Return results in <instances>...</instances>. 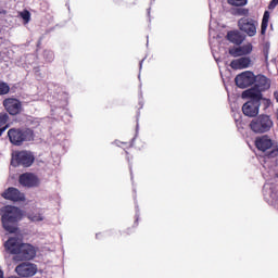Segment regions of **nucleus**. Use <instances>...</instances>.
Wrapping results in <instances>:
<instances>
[{"mask_svg": "<svg viewBox=\"0 0 278 278\" xmlns=\"http://www.w3.org/2000/svg\"><path fill=\"white\" fill-rule=\"evenodd\" d=\"M4 250L13 255L12 260L15 264V273L18 277H34L38 273V265L31 263L38 255V248L31 243L18 241L16 237L9 238L4 244Z\"/></svg>", "mask_w": 278, "mask_h": 278, "instance_id": "f257e3e1", "label": "nucleus"}, {"mask_svg": "<svg viewBox=\"0 0 278 278\" xmlns=\"http://www.w3.org/2000/svg\"><path fill=\"white\" fill-rule=\"evenodd\" d=\"M2 228L8 233H18V222L23 220V210L14 205H7L0 210Z\"/></svg>", "mask_w": 278, "mask_h": 278, "instance_id": "f03ea898", "label": "nucleus"}, {"mask_svg": "<svg viewBox=\"0 0 278 278\" xmlns=\"http://www.w3.org/2000/svg\"><path fill=\"white\" fill-rule=\"evenodd\" d=\"M8 137L14 147H23L25 142H33L34 130L30 128H10Z\"/></svg>", "mask_w": 278, "mask_h": 278, "instance_id": "7ed1b4c3", "label": "nucleus"}, {"mask_svg": "<svg viewBox=\"0 0 278 278\" xmlns=\"http://www.w3.org/2000/svg\"><path fill=\"white\" fill-rule=\"evenodd\" d=\"M255 147L258 151L265 153L268 160L277 157L278 155V144L275 143L268 135L257 137L255 139Z\"/></svg>", "mask_w": 278, "mask_h": 278, "instance_id": "20e7f679", "label": "nucleus"}, {"mask_svg": "<svg viewBox=\"0 0 278 278\" xmlns=\"http://www.w3.org/2000/svg\"><path fill=\"white\" fill-rule=\"evenodd\" d=\"M273 119L268 115H258L254 117L250 123V129L254 134H268L273 129Z\"/></svg>", "mask_w": 278, "mask_h": 278, "instance_id": "39448f33", "label": "nucleus"}, {"mask_svg": "<svg viewBox=\"0 0 278 278\" xmlns=\"http://www.w3.org/2000/svg\"><path fill=\"white\" fill-rule=\"evenodd\" d=\"M36 162V156H34V153L31 151L22 150L16 151L11 160V166H23V168H29Z\"/></svg>", "mask_w": 278, "mask_h": 278, "instance_id": "423d86ee", "label": "nucleus"}, {"mask_svg": "<svg viewBox=\"0 0 278 278\" xmlns=\"http://www.w3.org/2000/svg\"><path fill=\"white\" fill-rule=\"evenodd\" d=\"M258 25L260 23H257V20H253L251 17H241L238 21V27L240 31L247 34V36H250V38H253V36L257 34Z\"/></svg>", "mask_w": 278, "mask_h": 278, "instance_id": "0eeeda50", "label": "nucleus"}, {"mask_svg": "<svg viewBox=\"0 0 278 278\" xmlns=\"http://www.w3.org/2000/svg\"><path fill=\"white\" fill-rule=\"evenodd\" d=\"M2 105L10 116H18L23 112V102L16 98H5Z\"/></svg>", "mask_w": 278, "mask_h": 278, "instance_id": "6e6552de", "label": "nucleus"}, {"mask_svg": "<svg viewBox=\"0 0 278 278\" xmlns=\"http://www.w3.org/2000/svg\"><path fill=\"white\" fill-rule=\"evenodd\" d=\"M2 199L11 201V203H24L26 201L25 193L21 192L16 187H9L1 193Z\"/></svg>", "mask_w": 278, "mask_h": 278, "instance_id": "1a4fd4ad", "label": "nucleus"}, {"mask_svg": "<svg viewBox=\"0 0 278 278\" xmlns=\"http://www.w3.org/2000/svg\"><path fill=\"white\" fill-rule=\"evenodd\" d=\"M235 84L241 89L249 88V86L255 84V74L251 71H245L236 76Z\"/></svg>", "mask_w": 278, "mask_h": 278, "instance_id": "9d476101", "label": "nucleus"}, {"mask_svg": "<svg viewBox=\"0 0 278 278\" xmlns=\"http://www.w3.org/2000/svg\"><path fill=\"white\" fill-rule=\"evenodd\" d=\"M18 184L24 188H38L40 186V178L34 173H24L20 175Z\"/></svg>", "mask_w": 278, "mask_h": 278, "instance_id": "9b49d317", "label": "nucleus"}, {"mask_svg": "<svg viewBox=\"0 0 278 278\" xmlns=\"http://www.w3.org/2000/svg\"><path fill=\"white\" fill-rule=\"evenodd\" d=\"M260 105L262 102L258 101H248L242 105V112L244 116H249V118H255L260 114Z\"/></svg>", "mask_w": 278, "mask_h": 278, "instance_id": "f8f14e48", "label": "nucleus"}, {"mask_svg": "<svg viewBox=\"0 0 278 278\" xmlns=\"http://www.w3.org/2000/svg\"><path fill=\"white\" fill-rule=\"evenodd\" d=\"M254 86L257 90H260L261 92H266V90H270V79L262 74H258L256 76H254Z\"/></svg>", "mask_w": 278, "mask_h": 278, "instance_id": "ddd939ff", "label": "nucleus"}, {"mask_svg": "<svg viewBox=\"0 0 278 278\" xmlns=\"http://www.w3.org/2000/svg\"><path fill=\"white\" fill-rule=\"evenodd\" d=\"M249 66H251V58L249 56H241L230 62V67L233 68V71H242L249 68Z\"/></svg>", "mask_w": 278, "mask_h": 278, "instance_id": "4468645a", "label": "nucleus"}, {"mask_svg": "<svg viewBox=\"0 0 278 278\" xmlns=\"http://www.w3.org/2000/svg\"><path fill=\"white\" fill-rule=\"evenodd\" d=\"M262 91L257 89L254 85V88L248 89L242 92V99H250L249 101H257L261 103L262 101Z\"/></svg>", "mask_w": 278, "mask_h": 278, "instance_id": "2eb2a0df", "label": "nucleus"}, {"mask_svg": "<svg viewBox=\"0 0 278 278\" xmlns=\"http://www.w3.org/2000/svg\"><path fill=\"white\" fill-rule=\"evenodd\" d=\"M227 40L232 45H242L244 42V36L238 30H230L227 33Z\"/></svg>", "mask_w": 278, "mask_h": 278, "instance_id": "dca6fc26", "label": "nucleus"}, {"mask_svg": "<svg viewBox=\"0 0 278 278\" xmlns=\"http://www.w3.org/2000/svg\"><path fill=\"white\" fill-rule=\"evenodd\" d=\"M10 129V114L8 112L0 113V137L5 130Z\"/></svg>", "mask_w": 278, "mask_h": 278, "instance_id": "f3484780", "label": "nucleus"}, {"mask_svg": "<svg viewBox=\"0 0 278 278\" xmlns=\"http://www.w3.org/2000/svg\"><path fill=\"white\" fill-rule=\"evenodd\" d=\"M268 21H270V12L265 11L261 24L262 36H264L266 34V30L268 29Z\"/></svg>", "mask_w": 278, "mask_h": 278, "instance_id": "a211bd4d", "label": "nucleus"}, {"mask_svg": "<svg viewBox=\"0 0 278 278\" xmlns=\"http://www.w3.org/2000/svg\"><path fill=\"white\" fill-rule=\"evenodd\" d=\"M21 18L24 21V25H27L31 21V13L28 10L20 12Z\"/></svg>", "mask_w": 278, "mask_h": 278, "instance_id": "6ab92c4d", "label": "nucleus"}, {"mask_svg": "<svg viewBox=\"0 0 278 278\" xmlns=\"http://www.w3.org/2000/svg\"><path fill=\"white\" fill-rule=\"evenodd\" d=\"M229 5H235L236 8H242L249 3V0H227Z\"/></svg>", "mask_w": 278, "mask_h": 278, "instance_id": "aec40b11", "label": "nucleus"}, {"mask_svg": "<svg viewBox=\"0 0 278 278\" xmlns=\"http://www.w3.org/2000/svg\"><path fill=\"white\" fill-rule=\"evenodd\" d=\"M10 93V85L8 83L1 81L0 83V97H3V94Z\"/></svg>", "mask_w": 278, "mask_h": 278, "instance_id": "412c9836", "label": "nucleus"}, {"mask_svg": "<svg viewBox=\"0 0 278 278\" xmlns=\"http://www.w3.org/2000/svg\"><path fill=\"white\" fill-rule=\"evenodd\" d=\"M28 219L31 220L33 223H40L41 220H45L42 217V214L36 213V214H28Z\"/></svg>", "mask_w": 278, "mask_h": 278, "instance_id": "4be33fe9", "label": "nucleus"}, {"mask_svg": "<svg viewBox=\"0 0 278 278\" xmlns=\"http://www.w3.org/2000/svg\"><path fill=\"white\" fill-rule=\"evenodd\" d=\"M229 54H230L232 58H240V56L244 55V54L242 53V47H238V48L230 49V50H229Z\"/></svg>", "mask_w": 278, "mask_h": 278, "instance_id": "5701e85b", "label": "nucleus"}, {"mask_svg": "<svg viewBox=\"0 0 278 278\" xmlns=\"http://www.w3.org/2000/svg\"><path fill=\"white\" fill-rule=\"evenodd\" d=\"M241 51L243 55H250V53H253V45L252 43H247L241 46Z\"/></svg>", "mask_w": 278, "mask_h": 278, "instance_id": "b1692460", "label": "nucleus"}, {"mask_svg": "<svg viewBox=\"0 0 278 278\" xmlns=\"http://www.w3.org/2000/svg\"><path fill=\"white\" fill-rule=\"evenodd\" d=\"M236 14L238 16H245V18H249L250 12H249V9H247V8H238L236 10Z\"/></svg>", "mask_w": 278, "mask_h": 278, "instance_id": "393cba45", "label": "nucleus"}, {"mask_svg": "<svg viewBox=\"0 0 278 278\" xmlns=\"http://www.w3.org/2000/svg\"><path fill=\"white\" fill-rule=\"evenodd\" d=\"M261 101H262V105L264 106V110H268V108L273 105V101H270V99L262 98Z\"/></svg>", "mask_w": 278, "mask_h": 278, "instance_id": "a878e982", "label": "nucleus"}, {"mask_svg": "<svg viewBox=\"0 0 278 278\" xmlns=\"http://www.w3.org/2000/svg\"><path fill=\"white\" fill-rule=\"evenodd\" d=\"M269 53H270V47L265 46V47L263 48V55H264V58H265L266 64H268V54H269Z\"/></svg>", "mask_w": 278, "mask_h": 278, "instance_id": "bb28decb", "label": "nucleus"}, {"mask_svg": "<svg viewBox=\"0 0 278 278\" xmlns=\"http://www.w3.org/2000/svg\"><path fill=\"white\" fill-rule=\"evenodd\" d=\"M278 5V0H271L268 4V10H275V7Z\"/></svg>", "mask_w": 278, "mask_h": 278, "instance_id": "cd10ccee", "label": "nucleus"}, {"mask_svg": "<svg viewBox=\"0 0 278 278\" xmlns=\"http://www.w3.org/2000/svg\"><path fill=\"white\" fill-rule=\"evenodd\" d=\"M0 278H3V271L0 269Z\"/></svg>", "mask_w": 278, "mask_h": 278, "instance_id": "c85d7f7f", "label": "nucleus"}, {"mask_svg": "<svg viewBox=\"0 0 278 278\" xmlns=\"http://www.w3.org/2000/svg\"><path fill=\"white\" fill-rule=\"evenodd\" d=\"M100 236H101V233H97V235H96V238H99Z\"/></svg>", "mask_w": 278, "mask_h": 278, "instance_id": "c756f323", "label": "nucleus"}, {"mask_svg": "<svg viewBox=\"0 0 278 278\" xmlns=\"http://www.w3.org/2000/svg\"><path fill=\"white\" fill-rule=\"evenodd\" d=\"M127 233H129V229L127 230Z\"/></svg>", "mask_w": 278, "mask_h": 278, "instance_id": "7c9ffc66", "label": "nucleus"}]
</instances>
